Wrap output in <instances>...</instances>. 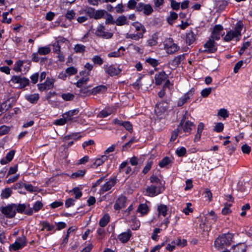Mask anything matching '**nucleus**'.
I'll return each instance as SVG.
<instances>
[{
  "label": "nucleus",
  "mask_w": 252,
  "mask_h": 252,
  "mask_svg": "<svg viewBox=\"0 0 252 252\" xmlns=\"http://www.w3.org/2000/svg\"><path fill=\"white\" fill-rule=\"evenodd\" d=\"M107 13V11L104 10H97L95 11L94 17L95 19H99L102 18L105 14Z\"/></svg>",
  "instance_id": "40"
},
{
  "label": "nucleus",
  "mask_w": 252,
  "mask_h": 252,
  "mask_svg": "<svg viewBox=\"0 0 252 252\" xmlns=\"http://www.w3.org/2000/svg\"><path fill=\"white\" fill-rule=\"evenodd\" d=\"M10 130V128L5 125L0 126V136L7 134Z\"/></svg>",
  "instance_id": "54"
},
{
  "label": "nucleus",
  "mask_w": 252,
  "mask_h": 252,
  "mask_svg": "<svg viewBox=\"0 0 252 252\" xmlns=\"http://www.w3.org/2000/svg\"><path fill=\"white\" fill-rule=\"evenodd\" d=\"M105 14H106V15H107V18H106V21H105V24H113V25L115 24L116 20H115L114 19L113 16L111 14L108 13L107 12Z\"/></svg>",
  "instance_id": "43"
},
{
  "label": "nucleus",
  "mask_w": 252,
  "mask_h": 252,
  "mask_svg": "<svg viewBox=\"0 0 252 252\" xmlns=\"http://www.w3.org/2000/svg\"><path fill=\"white\" fill-rule=\"evenodd\" d=\"M232 234L228 233L219 236L215 241V247L219 250L221 249L224 246L230 245L233 238Z\"/></svg>",
  "instance_id": "1"
},
{
  "label": "nucleus",
  "mask_w": 252,
  "mask_h": 252,
  "mask_svg": "<svg viewBox=\"0 0 252 252\" xmlns=\"http://www.w3.org/2000/svg\"><path fill=\"white\" fill-rule=\"evenodd\" d=\"M51 52V49L47 46L39 48L38 53L41 55H45L49 54Z\"/></svg>",
  "instance_id": "39"
},
{
  "label": "nucleus",
  "mask_w": 252,
  "mask_h": 252,
  "mask_svg": "<svg viewBox=\"0 0 252 252\" xmlns=\"http://www.w3.org/2000/svg\"><path fill=\"white\" fill-rule=\"evenodd\" d=\"M0 211L7 218H13L16 215V212L14 210L13 204L9 205L5 207H0Z\"/></svg>",
  "instance_id": "5"
},
{
  "label": "nucleus",
  "mask_w": 252,
  "mask_h": 252,
  "mask_svg": "<svg viewBox=\"0 0 252 252\" xmlns=\"http://www.w3.org/2000/svg\"><path fill=\"white\" fill-rule=\"evenodd\" d=\"M137 5V2L135 0H129L127 6L129 9H134L136 8Z\"/></svg>",
  "instance_id": "59"
},
{
  "label": "nucleus",
  "mask_w": 252,
  "mask_h": 252,
  "mask_svg": "<svg viewBox=\"0 0 252 252\" xmlns=\"http://www.w3.org/2000/svg\"><path fill=\"white\" fill-rule=\"evenodd\" d=\"M167 109V105L166 106H164L163 102H159L156 104L155 108V111L156 112H161L163 113L166 111Z\"/></svg>",
  "instance_id": "28"
},
{
  "label": "nucleus",
  "mask_w": 252,
  "mask_h": 252,
  "mask_svg": "<svg viewBox=\"0 0 252 252\" xmlns=\"http://www.w3.org/2000/svg\"><path fill=\"white\" fill-rule=\"evenodd\" d=\"M241 150L243 153L248 154L251 151V148L248 145L245 144L242 146Z\"/></svg>",
  "instance_id": "60"
},
{
  "label": "nucleus",
  "mask_w": 252,
  "mask_h": 252,
  "mask_svg": "<svg viewBox=\"0 0 252 252\" xmlns=\"http://www.w3.org/2000/svg\"><path fill=\"white\" fill-rule=\"evenodd\" d=\"M195 40V34L192 31H190L186 34V42L187 44L190 45Z\"/></svg>",
  "instance_id": "23"
},
{
  "label": "nucleus",
  "mask_w": 252,
  "mask_h": 252,
  "mask_svg": "<svg viewBox=\"0 0 252 252\" xmlns=\"http://www.w3.org/2000/svg\"><path fill=\"white\" fill-rule=\"evenodd\" d=\"M231 206V204L230 203H226L225 204L224 207L222 210V213L224 215L229 214L231 212V210L230 209V207Z\"/></svg>",
  "instance_id": "47"
},
{
  "label": "nucleus",
  "mask_w": 252,
  "mask_h": 252,
  "mask_svg": "<svg viewBox=\"0 0 252 252\" xmlns=\"http://www.w3.org/2000/svg\"><path fill=\"white\" fill-rule=\"evenodd\" d=\"M43 204L40 201H37L33 205L32 210L35 212H38L43 207Z\"/></svg>",
  "instance_id": "49"
},
{
  "label": "nucleus",
  "mask_w": 252,
  "mask_h": 252,
  "mask_svg": "<svg viewBox=\"0 0 252 252\" xmlns=\"http://www.w3.org/2000/svg\"><path fill=\"white\" fill-rule=\"evenodd\" d=\"M171 162L169 158L165 157L163 158L161 161L159 162L158 165L161 167H166Z\"/></svg>",
  "instance_id": "38"
},
{
  "label": "nucleus",
  "mask_w": 252,
  "mask_h": 252,
  "mask_svg": "<svg viewBox=\"0 0 252 252\" xmlns=\"http://www.w3.org/2000/svg\"><path fill=\"white\" fill-rule=\"evenodd\" d=\"M89 80V78L88 77L86 76V77H82V78L80 79L77 82V83H76V86L79 88L81 87L82 86V85L83 84L86 83L87 82H88Z\"/></svg>",
  "instance_id": "46"
},
{
  "label": "nucleus",
  "mask_w": 252,
  "mask_h": 252,
  "mask_svg": "<svg viewBox=\"0 0 252 252\" xmlns=\"http://www.w3.org/2000/svg\"><path fill=\"white\" fill-rule=\"evenodd\" d=\"M178 17V15L174 12H171L170 16L167 18V21L169 24H171L172 22L176 19Z\"/></svg>",
  "instance_id": "63"
},
{
  "label": "nucleus",
  "mask_w": 252,
  "mask_h": 252,
  "mask_svg": "<svg viewBox=\"0 0 252 252\" xmlns=\"http://www.w3.org/2000/svg\"><path fill=\"white\" fill-rule=\"evenodd\" d=\"M232 248L234 252H245L246 250V246L245 244H239L236 246H233Z\"/></svg>",
  "instance_id": "30"
},
{
  "label": "nucleus",
  "mask_w": 252,
  "mask_h": 252,
  "mask_svg": "<svg viewBox=\"0 0 252 252\" xmlns=\"http://www.w3.org/2000/svg\"><path fill=\"white\" fill-rule=\"evenodd\" d=\"M148 211V207L147 205L145 203L140 204L137 210L138 212L141 213L143 215L147 214Z\"/></svg>",
  "instance_id": "32"
},
{
  "label": "nucleus",
  "mask_w": 252,
  "mask_h": 252,
  "mask_svg": "<svg viewBox=\"0 0 252 252\" xmlns=\"http://www.w3.org/2000/svg\"><path fill=\"white\" fill-rule=\"evenodd\" d=\"M194 94L193 89H191L187 94H185L182 97L180 98L178 101L177 105L178 106H182L185 103L187 102L190 99V97L193 95Z\"/></svg>",
  "instance_id": "10"
},
{
  "label": "nucleus",
  "mask_w": 252,
  "mask_h": 252,
  "mask_svg": "<svg viewBox=\"0 0 252 252\" xmlns=\"http://www.w3.org/2000/svg\"><path fill=\"white\" fill-rule=\"evenodd\" d=\"M15 211L20 213H22L26 209L27 205L25 204H13Z\"/></svg>",
  "instance_id": "33"
},
{
  "label": "nucleus",
  "mask_w": 252,
  "mask_h": 252,
  "mask_svg": "<svg viewBox=\"0 0 252 252\" xmlns=\"http://www.w3.org/2000/svg\"><path fill=\"white\" fill-rule=\"evenodd\" d=\"M113 123L115 125H118L120 126H124L127 130L130 132H132V126L131 124L128 121H122L118 119H115L113 120Z\"/></svg>",
  "instance_id": "12"
},
{
  "label": "nucleus",
  "mask_w": 252,
  "mask_h": 252,
  "mask_svg": "<svg viewBox=\"0 0 252 252\" xmlns=\"http://www.w3.org/2000/svg\"><path fill=\"white\" fill-rule=\"evenodd\" d=\"M136 10L138 12H142L146 15H149L153 12V9L150 4L140 2L137 4Z\"/></svg>",
  "instance_id": "4"
},
{
  "label": "nucleus",
  "mask_w": 252,
  "mask_h": 252,
  "mask_svg": "<svg viewBox=\"0 0 252 252\" xmlns=\"http://www.w3.org/2000/svg\"><path fill=\"white\" fill-rule=\"evenodd\" d=\"M92 61L94 63L98 64L99 65H101L103 63V60L100 58V57L98 56H94L92 58Z\"/></svg>",
  "instance_id": "53"
},
{
  "label": "nucleus",
  "mask_w": 252,
  "mask_h": 252,
  "mask_svg": "<svg viewBox=\"0 0 252 252\" xmlns=\"http://www.w3.org/2000/svg\"><path fill=\"white\" fill-rule=\"evenodd\" d=\"M42 225L43 226V228L41 229V230L46 229L47 231H51L54 228V226L50 225L48 222L46 221L42 222Z\"/></svg>",
  "instance_id": "57"
},
{
  "label": "nucleus",
  "mask_w": 252,
  "mask_h": 252,
  "mask_svg": "<svg viewBox=\"0 0 252 252\" xmlns=\"http://www.w3.org/2000/svg\"><path fill=\"white\" fill-rule=\"evenodd\" d=\"M212 90L211 88H205L201 91V94L204 97H207L210 94Z\"/></svg>",
  "instance_id": "62"
},
{
  "label": "nucleus",
  "mask_w": 252,
  "mask_h": 252,
  "mask_svg": "<svg viewBox=\"0 0 252 252\" xmlns=\"http://www.w3.org/2000/svg\"><path fill=\"white\" fill-rule=\"evenodd\" d=\"M205 51L207 53H214L217 51V47L216 43L212 39H210L204 44Z\"/></svg>",
  "instance_id": "11"
},
{
  "label": "nucleus",
  "mask_w": 252,
  "mask_h": 252,
  "mask_svg": "<svg viewBox=\"0 0 252 252\" xmlns=\"http://www.w3.org/2000/svg\"><path fill=\"white\" fill-rule=\"evenodd\" d=\"M126 197L124 196H120L116 201L114 208L116 210L124 208L126 206Z\"/></svg>",
  "instance_id": "13"
},
{
  "label": "nucleus",
  "mask_w": 252,
  "mask_h": 252,
  "mask_svg": "<svg viewBox=\"0 0 252 252\" xmlns=\"http://www.w3.org/2000/svg\"><path fill=\"white\" fill-rule=\"evenodd\" d=\"M165 49L166 50V52L168 54H173L176 51H177L179 48V47L174 43H166L165 44Z\"/></svg>",
  "instance_id": "21"
},
{
  "label": "nucleus",
  "mask_w": 252,
  "mask_h": 252,
  "mask_svg": "<svg viewBox=\"0 0 252 252\" xmlns=\"http://www.w3.org/2000/svg\"><path fill=\"white\" fill-rule=\"evenodd\" d=\"M185 59V55H180L169 62V64L174 67H176L181 62Z\"/></svg>",
  "instance_id": "17"
},
{
  "label": "nucleus",
  "mask_w": 252,
  "mask_h": 252,
  "mask_svg": "<svg viewBox=\"0 0 252 252\" xmlns=\"http://www.w3.org/2000/svg\"><path fill=\"white\" fill-rule=\"evenodd\" d=\"M194 126H195L192 122L189 121H187L183 126V131L185 132L190 133L192 128L194 127Z\"/></svg>",
  "instance_id": "25"
},
{
  "label": "nucleus",
  "mask_w": 252,
  "mask_h": 252,
  "mask_svg": "<svg viewBox=\"0 0 252 252\" xmlns=\"http://www.w3.org/2000/svg\"><path fill=\"white\" fill-rule=\"evenodd\" d=\"M115 8L117 13H122L125 12V6L122 3L117 4Z\"/></svg>",
  "instance_id": "51"
},
{
  "label": "nucleus",
  "mask_w": 252,
  "mask_h": 252,
  "mask_svg": "<svg viewBox=\"0 0 252 252\" xmlns=\"http://www.w3.org/2000/svg\"><path fill=\"white\" fill-rule=\"evenodd\" d=\"M9 82L15 84L17 88L22 89L29 85V80L22 76L15 75L12 77Z\"/></svg>",
  "instance_id": "2"
},
{
  "label": "nucleus",
  "mask_w": 252,
  "mask_h": 252,
  "mask_svg": "<svg viewBox=\"0 0 252 252\" xmlns=\"http://www.w3.org/2000/svg\"><path fill=\"white\" fill-rule=\"evenodd\" d=\"M132 25L135 28L137 31H140L142 30L143 31V34L145 32L146 30L145 27L138 22H134L132 24Z\"/></svg>",
  "instance_id": "41"
},
{
  "label": "nucleus",
  "mask_w": 252,
  "mask_h": 252,
  "mask_svg": "<svg viewBox=\"0 0 252 252\" xmlns=\"http://www.w3.org/2000/svg\"><path fill=\"white\" fill-rule=\"evenodd\" d=\"M172 243L177 246L184 247L187 245V242L185 239L181 240L178 239L174 241Z\"/></svg>",
  "instance_id": "48"
},
{
  "label": "nucleus",
  "mask_w": 252,
  "mask_h": 252,
  "mask_svg": "<svg viewBox=\"0 0 252 252\" xmlns=\"http://www.w3.org/2000/svg\"><path fill=\"white\" fill-rule=\"evenodd\" d=\"M131 236V232L128 229L126 232H123L118 236V239L122 243L127 242Z\"/></svg>",
  "instance_id": "15"
},
{
  "label": "nucleus",
  "mask_w": 252,
  "mask_h": 252,
  "mask_svg": "<svg viewBox=\"0 0 252 252\" xmlns=\"http://www.w3.org/2000/svg\"><path fill=\"white\" fill-rule=\"evenodd\" d=\"M12 193V190L10 188H7L3 189L1 193V196L3 198H8Z\"/></svg>",
  "instance_id": "36"
},
{
  "label": "nucleus",
  "mask_w": 252,
  "mask_h": 252,
  "mask_svg": "<svg viewBox=\"0 0 252 252\" xmlns=\"http://www.w3.org/2000/svg\"><path fill=\"white\" fill-rule=\"evenodd\" d=\"M96 36L105 39H109L113 36L111 32H106L105 31V28L102 25H99L95 31Z\"/></svg>",
  "instance_id": "6"
},
{
  "label": "nucleus",
  "mask_w": 252,
  "mask_h": 252,
  "mask_svg": "<svg viewBox=\"0 0 252 252\" xmlns=\"http://www.w3.org/2000/svg\"><path fill=\"white\" fill-rule=\"evenodd\" d=\"M95 10L93 8H89L86 10V14L90 18H94Z\"/></svg>",
  "instance_id": "58"
},
{
  "label": "nucleus",
  "mask_w": 252,
  "mask_h": 252,
  "mask_svg": "<svg viewBox=\"0 0 252 252\" xmlns=\"http://www.w3.org/2000/svg\"><path fill=\"white\" fill-rule=\"evenodd\" d=\"M106 90L107 87L106 86L101 85L94 88L91 90V93H90L92 94L96 95L97 94L103 93L106 92Z\"/></svg>",
  "instance_id": "19"
},
{
  "label": "nucleus",
  "mask_w": 252,
  "mask_h": 252,
  "mask_svg": "<svg viewBox=\"0 0 252 252\" xmlns=\"http://www.w3.org/2000/svg\"><path fill=\"white\" fill-rule=\"evenodd\" d=\"M53 52L59 54L61 51V46L59 44V41H57L53 44Z\"/></svg>",
  "instance_id": "61"
},
{
  "label": "nucleus",
  "mask_w": 252,
  "mask_h": 252,
  "mask_svg": "<svg viewBox=\"0 0 252 252\" xmlns=\"http://www.w3.org/2000/svg\"><path fill=\"white\" fill-rule=\"evenodd\" d=\"M176 153L179 157L184 156L186 154V149L185 147H182L176 150Z\"/></svg>",
  "instance_id": "56"
},
{
  "label": "nucleus",
  "mask_w": 252,
  "mask_h": 252,
  "mask_svg": "<svg viewBox=\"0 0 252 252\" xmlns=\"http://www.w3.org/2000/svg\"><path fill=\"white\" fill-rule=\"evenodd\" d=\"M146 62L149 63L153 67H156L158 64V60L151 58L146 59Z\"/></svg>",
  "instance_id": "50"
},
{
  "label": "nucleus",
  "mask_w": 252,
  "mask_h": 252,
  "mask_svg": "<svg viewBox=\"0 0 252 252\" xmlns=\"http://www.w3.org/2000/svg\"><path fill=\"white\" fill-rule=\"evenodd\" d=\"M158 211L159 215H162L165 217L167 214V206L163 204H160L158 207Z\"/></svg>",
  "instance_id": "34"
},
{
  "label": "nucleus",
  "mask_w": 252,
  "mask_h": 252,
  "mask_svg": "<svg viewBox=\"0 0 252 252\" xmlns=\"http://www.w3.org/2000/svg\"><path fill=\"white\" fill-rule=\"evenodd\" d=\"M86 47L82 44H77L74 46V50L76 53L83 54L85 52Z\"/></svg>",
  "instance_id": "35"
},
{
  "label": "nucleus",
  "mask_w": 252,
  "mask_h": 252,
  "mask_svg": "<svg viewBox=\"0 0 252 252\" xmlns=\"http://www.w3.org/2000/svg\"><path fill=\"white\" fill-rule=\"evenodd\" d=\"M54 82L53 79L47 78L45 83L38 84V89L40 91L51 89L54 87Z\"/></svg>",
  "instance_id": "9"
},
{
  "label": "nucleus",
  "mask_w": 252,
  "mask_h": 252,
  "mask_svg": "<svg viewBox=\"0 0 252 252\" xmlns=\"http://www.w3.org/2000/svg\"><path fill=\"white\" fill-rule=\"evenodd\" d=\"M67 122H68V121L66 118L65 117H63V118L56 120L54 122V124L59 126H63Z\"/></svg>",
  "instance_id": "55"
},
{
  "label": "nucleus",
  "mask_w": 252,
  "mask_h": 252,
  "mask_svg": "<svg viewBox=\"0 0 252 252\" xmlns=\"http://www.w3.org/2000/svg\"><path fill=\"white\" fill-rule=\"evenodd\" d=\"M61 96L65 101L72 100L74 97V94L71 93L63 94Z\"/></svg>",
  "instance_id": "44"
},
{
  "label": "nucleus",
  "mask_w": 252,
  "mask_h": 252,
  "mask_svg": "<svg viewBox=\"0 0 252 252\" xmlns=\"http://www.w3.org/2000/svg\"><path fill=\"white\" fill-rule=\"evenodd\" d=\"M65 72L68 75L70 76L76 74L77 72V70L75 67L71 66L67 68L65 70Z\"/></svg>",
  "instance_id": "52"
},
{
  "label": "nucleus",
  "mask_w": 252,
  "mask_h": 252,
  "mask_svg": "<svg viewBox=\"0 0 252 252\" xmlns=\"http://www.w3.org/2000/svg\"><path fill=\"white\" fill-rule=\"evenodd\" d=\"M85 173V170H79L74 173H73L71 175V177L73 179L81 178L84 175Z\"/></svg>",
  "instance_id": "37"
},
{
  "label": "nucleus",
  "mask_w": 252,
  "mask_h": 252,
  "mask_svg": "<svg viewBox=\"0 0 252 252\" xmlns=\"http://www.w3.org/2000/svg\"><path fill=\"white\" fill-rule=\"evenodd\" d=\"M107 157L105 155L101 156L100 158L95 159L93 164L91 166L92 168H95L101 165L106 160H107Z\"/></svg>",
  "instance_id": "20"
},
{
  "label": "nucleus",
  "mask_w": 252,
  "mask_h": 252,
  "mask_svg": "<svg viewBox=\"0 0 252 252\" xmlns=\"http://www.w3.org/2000/svg\"><path fill=\"white\" fill-rule=\"evenodd\" d=\"M26 238L25 236H22L18 238L14 243L10 246V248L13 250H17L22 248L26 245Z\"/></svg>",
  "instance_id": "8"
},
{
  "label": "nucleus",
  "mask_w": 252,
  "mask_h": 252,
  "mask_svg": "<svg viewBox=\"0 0 252 252\" xmlns=\"http://www.w3.org/2000/svg\"><path fill=\"white\" fill-rule=\"evenodd\" d=\"M110 220V217L108 214H105L100 220L99 225L100 227L105 226Z\"/></svg>",
  "instance_id": "31"
},
{
  "label": "nucleus",
  "mask_w": 252,
  "mask_h": 252,
  "mask_svg": "<svg viewBox=\"0 0 252 252\" xmlns=\"http://www.w3.org/2000/svg\"><path fill=\"white\" fill-rule=\"evenodd\" d=\"M75 15V13L73 10H68L66 13L65 17L67 19L71 20L74 18Z\"/></svg>",
  "instance_id": "64"
},
{
  "label": "nucleus",
  "mask_w": 252,
  "mask_h": 252,
  "mask_svg": "<svg viewBox=\"0 0 252 252\" xmlns=\"http://www.w3.org/2000/svg\"><path fill=\"white\" fill-rule=\"evenodd\" d=\"M78 113V109L71 110L63 114V117H65L68 121H71L72 120V117L74 115H77Z\"/></svg>",
  "instance_id": "26"
},
{
  "label": "nucleus",
  "mask_w": 252,
  "mask_h": 252,
  "mask_svg": "<svg viewBox=\"0 0 252 252\" xmlns=\"http://www.w3.org/2000/svg\"><path fill=\"white\" fill-rule=\"evenodd\" d=\"M218 115L222 117L223 119H225L228 117L229 113L226 109L221 108L218 111Z\"/></svg>",
  "instance_id": "42"
},
{
  "label": "nucleus",
  "mask_w": 252,
  "mask_h": 252,
  "mask_svg": "<svg viewBox=\"0 0 252 252\" xmlns=\"http://www.w3.org/2000/svg\"><path fill=\"white\" fill-rule=\"evenodd\" d=\"M146 192L151 196H156L160 193L159 189L153 185L148 187L146 189Z\"/></svg>",
  "instance_id": "18"
},
{
  "label": "nucleus",
  "mask_w": 252,
  "mask_h": 252,
  "mask_svg": "<svg viewBox=\"0 0 252 252\" xmlns=\"http://www.w3.org/2000/svg\"><path fill=\"white\" fill-rule=\"evenodd\" d=\"M167 75L166 74L164 71L160 72L158 74H156L155 76L156 84L158 85H161L163 81L167 79Z\"/></svg>",
  "instance_id": "16"
},
{
  "label": "nucleus",
  "mask_w": 252,
  "mask_h": 252,
  "mask_svg": "<svg viewBox=\"0 0 252 252\" xmlns=\"http://www.w3.org/2000/svg\"><path fill=\"white\" fill-rule=\"evenodd\" d=\"M115 24L118 26H122L125 25H128V21L125 15L119 16L116 20Z\"/></svg>",
  "instance_id": "22"
},
{
  "label": "nucleus",
  "mask_w": 252,
  "mask_h": 252,
  "mask_svg": "<svg viewBox=\"0 0 252 252\" xmlns=\"http://www.w3.org/2000/svg\"><path fill=\"white\" fill-rule=\"evenodd\" d=\"M158 35L155 33L152 35L151 37L147 41L148 45L149 46H153L158 43Z\"/></svg>",
  "instance_id": "27"
},
{
  "label": "nucleus",
  "mask_w": 252,
  "mask_h": 252,
  "mask_svg": "<svg viewBox=\"0 0 252 252\" xmlns=\"http://www.w3.org/2000/svg\"><path fill=\"white\" fill-rule=\"evenodd\" d=\"M126 38H130L135 40H138L139 39L143 37V33L140 32L136 34H129L127 33L126 35Z\"/></svg>",
  "instance_id": "29"
},
{
  "label": "nucleus",
  "mask_w": 252,
  "mask_h": 252,
  "mask_svg": "<svg viewBox=\"0 0 252 252\" xmlns=\"http://www.w3.org/2000/svg\"><path fill=\"white\" fill-rule=\"evenodd\" d=\"M104 68L105 72L111 76L117 75L120 73L121 70L112 65H104Z\"/></svg>",
  "instance_id": "14"
},
{
  "label": "nucleus",
  "mask_w": 252,
  "mask_h": 252,
  "mask_svg": "<svg viewBox=\"0 0 252 252\" xmlns=\"http://www.w3.org/2000/svg\"><path fill=\"white\" fill-rule=\"evenodd\" d=\"M116 183V180L115 178L110 179L108 182L101 186V188L99 190L100 194H103L104 192L109 190L115 186Z\"/></svg>",
  "instance_id": "7"
},
{
  "label": "nucleus",
  "mask_w": 252,
  "mask_h": 252,
  "mask_svg": "<svg viewBox=\"0 0 252 252\" xmlns=\"http://www.w3.org/2000/svg\"><path fill=\"white\" fill-rule=\"evenodd\" d=\"M39 98V96L37 94H27L25 95L26 99L32 103H36L38 100Z\"/></svg>",
  "instance_id": "24"
},
{
  "label": "nucleus",
  "mask_w": 252,
  "mask_h": 252,
  "mask_svg": "<svg viewBox=\"0 0 252 252\" xmlns=\"http://www.w3.org/2000/svg\"><path fill=\"white\" fill-rule=\"evenodd\" d=\"M81 137V136L78 135V134L77 133H72L71 134L64 136L63 139L64 140H67L69 139H73L76 140L79 139Z\"/></svg>",
  "instance_id": "45"
},
{
  "label": "nucleus",
  "mask_w": 252,
  "mask_h": 252,
  "mask_svg": "<svg viewBox=\"0 0 252 252\" xmlns=\"http://www.w3.org/2000/svg\"><path fill=\"white\" fill-rule=\"evenodd\" d=\"M243 24L241 22L237 23L234 31H230L227 32L226 35L224 37L225 41L228 42L231 41L234 37H238L241 35V32L242 30Z\"/></svg>",
  "instance_id": "3"
}]
</instances>
